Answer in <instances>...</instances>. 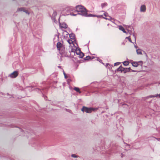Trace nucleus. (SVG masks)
I'll return each instance as SVG.
<instances>
[{"mask_svg":"<svg viewBox=\"0 0 160 160\" xmlns=\"http://www.w3.org/2000/svg\"><path fill=\"white\" fill-rule=\"evenodd\" d=\"M76 11L78 12L79 14L84 16L86 14V10L85 8L81 5H78L75 7Z\"/></svg>","mask_w":160,"mask_h":160,"instance_id":"obj_1","label":"nucleus"},{"mask_svg":"<svg viewBox=\"0 0 160 160\" xmlns=\"http://www.w3.org/2000/svg\"><path fill=\"white\" fill-rule=\"evenodd\" d=\"M73 10V8L71 6H67L65 7L63 10L64 13L66 15H70L71 16H75L72 12H71Z\"/></svg>","mask_w":160,"mask_h":160,"instance_id":"obj_2","label":"nucleus"},{"mask_svg":"<svg viewBox=\"0 0 160 160\" xmlns=\"http://www.w3.org/2000/svg\"><path fill=\"white\" fill-rule=\"evenodd\" d=\"M57 47L58 50L59 51L60 53L62 54L64 52L65 47L64 45L61 43L58 42L57 43Z\"/></svg>","mask_w":160,"mask_h":160,"instance_id":"obj_3","label":"nucleus"},{"mask_svg":"<svg viewBox=\"0 0 160 160\" xmlns=\"http://www.w3.org/2000/svg\"><path fill=\"white\" fill-rule=\"evenodd\" d=\"M118 71H120L121 72H123L124 73H126L127 72L130 71L132 72H135V71L132 70L130 68H123L120 66L117 69Z\"/></svg>","mask_w":160,"mask_h":160,"instance_id":"obj_4","label":"nucleus"},{"mask_svg":"<svg viewBox=\"0 0 160 160\" xmlns=\"http://www.w3.org/2000/svg\"><path fill=\"white\" fill-rule=\"evenodd\" d=\"M97 108H88L86 107H83L82 109V111L83 112H85L87 113H90L93 111L96 110Z\"/></svg>","mask_w":160,"mask_h":160,"instance_id":"obj_5","label":"nucleus"},{"mask_svg":"<svg viewBox=\"0 0 160 160\" xmlns=\"http://www.w3.org/2000/svg\"><path fill=\"white\" fill-rule=\"evenodd\" d=\"M23 11L25 12L26 13L28 14V15L29 14V12L25 8L23 7H21L18 8L17 12H19Z\"/></svg>","mask_w":160,"mask_h":160,"instance_id":"obj_6","label":"nucleus"},{"mask_svg":"<svg viewBox=\"0 0 160 160\" xmlns=\"http://www.w3.org/2000/svg\"><path fill=\"white\" fill-rule=\"evenodd\" d=\"M18 72L15 71L9 75L8 76L11 78H15L18 76Z\"/></svg>","mask_w":160,"mask_h":160,"instance_id":"obj_7","label":"nucleus"},{"mask_svg":"<svg viewBox=\"0 0 160 160\" xmlns=\"http://www.w3.org/2000/svg\"><path fill=\"white\" fill-rule=\"evenodd\" d=\"M78 55V57L80 58H83L84 54L83 53L81 52L79 49H78L76 52H75Z\"/></svg>","mask_w":160,"mask_h":160,"instance_id":"obj_8","label":"nucleus"},{"mask_svg":"<svg viewBox=\"0 0 160 160\" xmlns=\"http://www.w3.org/2000/svg\"><path fill=\"white\" fill-rule=\"evenodd\" d=\"M132 65L134 67H137L138 65H142V61H140L138 62H132Z\"/></svg>","mask_w":160,"mask_h":160,"instance_id":"obj_9","label":"nucleus"},{"mask_svg":"<svg viewBox=\"0 0 160 160\" xmlns=\"http://www.w3.org/2000/svg\"><path fill=\"white\" fill-rule=\"evenodd\" d=\"M146 6L143 4L140 7V11L142 12H144L146 11Z\"/></svg>","mask_w":160,"mask_h":160,"instance_id":"obj_10","label":"nucleus"},{"mask_svg":"<svg viewBox=\"0 0 160 160\" xmlns=\"http://www.w3.org/2000/svg\"><path fill=\"white\" fill-rule=\"evenodd\" d=\"M118 27L119 29L120 30L122 31L124 33L127 34V33L125 31L124 28L121 25H119V26H118Z\"/></svg>","mask_w":160,"mask_h":160,"instance_id":"obj_11","label":"nucleus"},{"mask_svg":"<svg viewBox=\"0 0 160 160\" xmlns=\"http://www.w3.org/2000/svg\"><path fill=\"white\" fill-rule=\"evenodd\" d=\"M78 49V48L76 46H75L74 45H73V46L72 47L71 51L72 52H75Z\"/></svg>","mask_w":160,"mask_h":160,"instance_id":"obj_12","label":"nucleus"},{"mask_svg":"<svg viewBox=\"0 0 160 160\" xmlns=\"http://www.w3.org/2000/svg\"><path fill=\"white\" fill-rule=\"evenodd\" d=\"M70 38L71 39L73 40V41H75L74 39L75 38V35L73 34H71L69 35Z\"/></svg>","mask_w":160,"mask_h":160,"instance_id":"obj_13","label":"nucleus"},{"mask_svg":"<svg viewBox=\"0 0 160 160\" xmlns=\"http://www.w3.org/2000/svg\"><path fill=\"white\" fill-rule=\"evenodd\" d=\"M142 50L140 49H138L137 50V53L138 54L142 55Z\"/></svg>","mask_w":160,"mask_h":160,"instance_id":"obj_14","label":"nucleus"},{"mask_svg":"<svg viewBox=\"0 0 160 160\" xmlns=\"http://www.w3.org/2000/svg\"><path fill=\"white\" fill-rule=\"evenodd\" d=\"M84 16H86V17H94L96 16L95 15H92L91 14H88L86 12V15H84Z\"/></svg>","mask_w":160,"mask_h":160,"instance_id":"obj_15","label":"nucleus"},{"mask_svg":"<svg viewBox=\"0 0 160 160\" xmlns=\"http://www.w3.org/2000/svg\"><path fill=\"white\" fill-rule=\"evenodd\" d=\"M67 41L70 44H72L73 45V40L72 39H68L67 40Z\"/></svg>","mask_w":160,"mask_h":160,"instance_id":"obj_16","label":"nucleus"},{"mask_svg":"<svg viewBox=\"0 0 160 160\" xmlns=\"http://www.w3.org/2000/svg\"><path fill=\"white\" fill-rule=\"evenodd\" d=\"M129 63V62L128 61H125L123 62V65L125 66L128 65Z\"/></svg>","mask_w":160,"mask_h":160,"instance_id":"obj_17","label":"nucleus"},{"mask_svg":"<svg viewBox=\"0 0 160 160\" xmlns=\"http://www.w3.org/2000/svg\"><path fill=\"white\" fill-rule=\"evenodd\" d=\"M61 26L63 28H66L67 27V25L65 23H62L61 25Z\"/></svg>","mask_w":160,"mask_h":160,"instance_id":"obj_18","label":"nucleus"},{"mask_svg":"<svg viewBox=\"0 0 160 160\" xmlns=\"http://www.w3.org/2000/svg\"><path fill=\"white\" fill-rule=\"evenodd\" d=\"M57 15V12L56 11H54L53 12V13L52 14V17L54 18H55V17H56V16Z\"/></svg>","mask_w":160,"mask_h":160,"instance_id":"obj_19","label":"nucleus"},{"mask_svg":"<svg viewBox=\"0 0 160 160\" xmlns=\"http://www.w3.org/2000/svg\"><path fill=\"white\" fill-rule=\"evenodd\" d=\"M74 89L77 92H79V93H81V92L80 91V90L79 88H78L75 87L74 88Z\"/></svg>","mask_w":160,"mask_h":160,"instance_id":"obj_20","label":"nucleus"},{"mask_svg":"<svg viewBox=\"0 0 160 160\" xmlns=\"http://www.w3.org/2000/svg\"><path fill=\"white\" fill-rule=\"evenodd\" d=\"M107 5V3H104L101 4V6L102 8H103Z\"/></svg>","mask_w":160,"mask_h":160,"instance_id":"obj_21","label":"nucleus"},{"mask_svg":"<svg viewBox=\"0 0 160 160\" xmlns=\"http://www.w3.org/2000/svg\"><path fill=\"white\" fill-rule=\"evenodd\" d=\"M157 96H158L159 97H160V95H150L149 97L150 98H152V97H156Z\"/></svg>","mask_w":160,"mask_h":160,"instance_id":"obj_22","label":"nucleus"},{"mask_svg":"<svg viewBox=\"0 0 160 160\" xmlns=\"http://www.w3.org/2000/svg\"><path fill=\"white\" fill-rule=\"evenodd\" d=\"M126 39H128L130 42H132L131 39L129 38V37H127L126 38Z\"/></svg>","mask_w":160,"mask_h":160,"instance_id":"obj_23","label":"nucleus"},{"mask_svg":"<svg viewBox=\"0 0 160 160\" xmlns=\"http://www.w3.org/2000/svg\"><path fill=\"white\" fill-rule=\"evenodd\" d=\"M71 156L72 157H73L74 158H76L77 157V156H76L75 154H74L72 155Z\"/></svg>","mask_w":160,"mask_h":160,"instance_id":"obj_24","label":"nucleus"},{"mask_svg":"<svg viewBox=\"0 0 160 160\" xmlns=\"http://www.w3.org/2000/svg\"><path fill=\"white\" fill-rule=\"evenodd\" d=\"M104 15L105 17H109L108 16V13L106 12H105L104 13Z\"/></svg>","mask_w":160,"mask_h":160,"instance_id":"obj_25","label":"nucleus"},{"mask_svg":"<svg viewBox=\"0 0 160 160\" xmlns=\"http://www.w3.org/2000/svg\"><path fill=\"white\" fill-rule=\"evenodd\" d=\"M120 62H117L115 63L114 64V65L116 66V65H119L120 64Z\"/></svg>","mask_w":160,"mask_h":160,"instance_id":"obj_26","label":"nucleus"},{"mask_svg":"<svg viewBox=\"0 0 160 160\" xmlns=\"http://www.w3.org/2000/svg\"><path fill=\"white\" fill-rule=\"evenodd\" d=\"M108 66H110V65L109 63H107L106 65V66L108 67V68H110L109 67H108Z\"/></svg>","mask_w":160,"mask_h":160,"instance_id":"obj_27","label":"nucleus"},{"mask_svg":"<svg viewBox=\"0 0 160 160\" xmlns=\"http://www.w3.org/2000/svg\"><path fill=\"white\" fill-rule=\"evenodd\" d=\"M109 18H104L106 19H108V20H109L111 18L110 17H109Z\"/></svg>","mask_w":160,"mask_h":160,"instance_id":"obj_28","label":"nucleus"},{"mask_svg":"<svg viewBox=\"0 0 160 160\" xmlns=\"http://www.w3.org/2000/svg\"><path fill=\"white\" fill-rule=\"evenodd\" d=\"M87 59H90V57L89 56H87Z\"/></svg>","mask_w":160,"mask_h":160,"instance_id":"obj_29","label":"nucleus"},{"mask_svg":"<svg viewBox=\"0 0 160 160\" xmlns=\"http://www.w3.org/2000/svg\"><path fill=\"white\" fill-rule=\"evenodd\" d=\"M64 76H65V78H67V77H66V75H64Z\"/></svg>","mask_w":160,"mask_h":160,"instance_id":"obj_30","label":"nucleus"},{"mask_svg":"<svg viewBox=\"0 0 160 160\" xmlns=\"http://www.w3.org/2000/svg\"><path fill=\"white\" fill-rule=\"evenodd\" d=\"M63 74H64V75H66L65 73L64 72H63Z\"/></svg>","mask_w":160,"mask_h":160,"instance_id":"obj_31","label":"nucleus"},{"mask_svg":"<svg viewBox=\"0 0 160 160\" xmlns=\"http://www.w3.org/2000/svg\"><path fill=\"white\" fill-rule=\"evenodd\" d=\"M135 48H137V47L136 46H135Z\"/></svg>","mask_w":160,"mask_h":160,"instance_id":"obj_32","label":"nucleus"}]
</instances>
